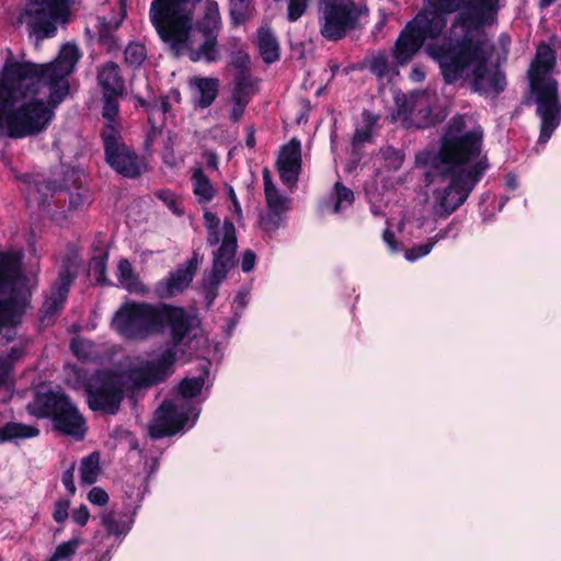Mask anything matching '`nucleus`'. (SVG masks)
Segmentation results:
<instances>
[{"label": "nucleus", "instance_id": "1", "mask_svg": "<svg viewBox=\"0 0 561 561\" xmlns=\"http://www.w3.org/2000/svg\"><path fill=\"white\" fill-rule=\"evenodd\" d=\"M495 13L496 0H424L398 37L393 57L404 65L425 45L447 83L469 80L474 91L497 94L506 85L497 66L507 58L511 38L502 34L496 46L489 44L483 26Z\"/></svg>", "mask_w": 561, "mask_h": 561}, {"label": "nucleus", "instance_id": "2", "mask_svg": "<svg viewBox=\"0 0 561 561\" xmlns=\"http://www.w3.org/2000/svg\"><path fill=\"white\" fill-rule=\"evenodd\" d=\"M197 325V318L181 307L168 304L125 302L112 320V327L119 335L129 340H145L169 328L172 345L150 354L146 359L136 358L130 364L128 375L103 370L89 378H82L79 370L75 371L78 375V385L84 388L89 408L114 414L123 400L127 380L141 386L164 379L175 363L185 339L191 335L196 337L194 331Z\"/></svg>", "mask_w": 561, "mask_h": 561}, {"label": "nucleus", "instance_id": "3", "mask_svg": "<svg viewBox=\"0 0 561 561\" xmlns=\"http://www.w3.org/2000/svg\"><path fill=\"white\" fill-rule=\"evenodd\" d=\"M80 58L65 44L46 65L7 59L0 72V136L24 138L45 130L69 92V76Z\"/></svg>", "mask_w": 561, "mask_h": 561}, {"label": "nucleus", "instance_id": "4", "mask_svg": "<svg viewBox=\"0 0 561 561\" xmlns=\"http://www.w3.org/2000/svg\"><path fill=\"white\" fill-rule=\"evenodd\" d=\"M482 129L479 126L468 128L463 117L450 123L438 154L424 153L417 157L419 163H431L434 178L440 185L433 193L432 210L420 209L411 219L400 222L397 230L400 239H396L392 224H388L383 232V241L392 252H398L400 244L411 237H420L432 232L438 219L446 218L465 203L474 185L488 169L482 154Z\"/></svg>", "mask_w": 561, "mask_h": 561}, {"label": "nucleus", "instance_id": "5", "mask_svg": "<svg viewBox=\"0 0 561 561\" xmlns=\"http://www.w3.org/2000/svg\"><path fill=\"white\" fill-rule=\"evenodd\" d=\"M196 0H152L149 18L160 39L176 55L191 60H217V35L221 19L216 2L206 0L194 24Z\"/></svg>", "mask_w": 561, "mask_h": 561}, {"label": "nucleus", "instance_id": "6", "mask_svg": "<svg viewBox=\"0 0 561 561\" xmlns=\"http://www.w3.org/2000/svg\"><path fill=\"white\" fill-rule=\"evenodd\" d=\"M556 53L547 44L537 47L534 61L528 70L531 93L540 118L539 144H546L561 123V101L558 98V82L552 77Z\"/></svg>", "mask_w": 561, "mask_h": 561}, {"label": "nucleus", "instance_id": "7", "mask_svg": "<svg viewBox=\"0 0 561 561\" xmlns=\"http://www.w3.org/2000/svg\"><path fill=\"white\" fill-rule=\"evenodd\" d=\"M209 373L206 367L199 376L184 378L172 398L167 399L154 412L149 424V434L153 438L174 435L181 430L192 427L201 412L195 398L202 392Z\"/></svg>", "mask_w": 561, "mask_h": 561}, {"label": "nucleus", "instance_id": "8", "mask_svg": "<svg viewBox=\"0 0 561 561\" xmlns=\"http://www.w3.org/2000/svg\"><path fill=\"white\" fill-rule=\"evenodd\" d=\"M21 260L18 252H0V324L14 320L34 286V278L23 274Z\"/></svg>", "mask_w": 561, "mask_h": 561}, {"label": "nucleus", "instance_id": "9", "mask_svg": "<svg viewBox=\"0 0 561 561\" xmlns=\"http://www.w3.org/2000/svg\"><path fill=\"white\" fill-rule=\"evenodd\" d=\"M205 226L207 228V242L209 245L220 244L214 252L213 268L205 278V286L208 287V295L215 297L214 289L226 278L228 271L233 266V259L237 251L236 229L231 221L219 218L209 210L204 213Z\"/></svg>", "mask_w": 561, "mask_h": 561}, {"label": "nucleus", "instance_id": "10", "mask_svg": "<svg viewBox=\"0 0 561 561\" xmlns=\"http://www.w3.org/2000/svg\"><path fill=\"white\" fill-rule=\"evenodd\" d=\"M27 410L38 417L51 416L55 427L67 435L81 438L85 432L82 415L62 394L37 392L34 400L28 403Z\"/></svg>", "mask_w": 561, "mask_h": 561}, {"label": "nucleus", "instance_id": "11", "mask_svg": "<svg viewBox=\"0 0 561 561\" xmlns=\"http://www.w3.org/2000/svg\"><path fill=\"white\" fill-rule=\"evenodd\" d=\"M71 0H31L20 15L32 34L38 38L55 35L57 24L65 23Z\"/></svg>", "mask_w": 561, "mask_h": 561}, {"label": "nucleus", "instance_id": "12", "mask_svg": "<svg viewBox=\"0 0 561 561\" xmlns=\"http://www.w3.org/2000/svg\"><path fill=\"white\" fill-rule=\"evenodd\" d=\"M320 33L329 41H337L353 30L359 12L350 0H324L319 4Z\"/></svg>", "mask_w": 561, "mask_h": 561}, {"label": "nucleus", "instance_id": "13", "mask_svg": "<svg viewBox=\"0 0 561 561\" xmlns=\"http://www.w3.org/2000/svg\"><path fill=\"white\" fill-rule=\"evenodd\" d=\"M107 163L118 173L135 178L146 170V163L121 142L119 133L108 125L102 131Z\"/></svg>", "mask_w": 561, "mask_h": 561}, {"label": "nucleus", "instance_id": "14", "mask_svg": "<svg viewBox=\"0 0 561 561\" xmlns=\"http://www.w3.org/2000/svg\"><path fill=\"white\" fill-rule=\"evenodd\" d=\"M397 105V118L416 127H426L434 122L432 107L435 95L428 92H415L410 95L393 94Z\"/></svg>", "mask_w": 561, "mask_h": 561}, {"label": "nucleus", "instance_id": "15", "mask_svg": "<svg viewBox=\"0 0 561 561\" xmlns=\"http://www.w3.org/2000/svg\"><path fill=\"white\" fill-rule=\"evenodd\" d=\"M198 266L196 256L180 265L169 275L159 280L154 286V293L160 298H171L184 291L193 280Z\"/></svg>", "mask_w": 561, "mask_h": 561}, {"label": "nucleus", "instance_id": "16", "mask_svg": "<svg viewBox=\"0 0 561 561\" xmlns=\"http://www.w3.org/2000/svg\"><path fill=\"white\" fill-rule=\"evenodd\" d=\"M277 168L282 181L287 185H294L301 168L300 141L291 139L282 147L277 159Z\"/></svg>", "mask_w": 561, "mask_h": 561}, {"label": "nucleus", "instance_id": "17", "mask_svg": "<svg viewBox=\"0 0 561 561\" xmlns=\"http://www.w3.org/2000/svg\"><path fill=\"white\" fill-rule=\"evenodd\" d=\"M72 279L73 276L69 270H65L59 274L51 289V294L43 304L44 318L54 316L64 307Z\"/></svg>", "mask_w": 561, "mask_h": 561}, {"label": "nucleus", "instance_id": "18", "mask_svg": "<svg viewBox=\"0 0 561 561\" xmlns=\"http://www.w3.org/2000/svg\"><path fill=\"white\" fill-rule=\"evenodd\" d=\"M190 180L194 197L199 204L210 203L216 195V187L206 175L201 163H196L190 171Z\"/></svg>", "mask_w": 561, "mask_h": 561}, {"label": "nucleus", "instance_id": "19", "mask_svg": "<svg viewBox=\"0 0 561 561\" xmlns=\"http://www.w3.org/2000/svg\"><path fill=\"white\" fill-rule=\"evenodd\" d=\"M190 87L193 90V96L201 107L209 106L217 96L218 80L213 78H192Z\"/></svg>", "mask_w": 561, "mask_h": 561}, {"label": "nucleus", "instance_id": "20", "mask_svg": "<svg viewBox=\"0 0 561 561\" xmlns=\"http://www.w3.org/2000/svg\"><path fill=\"white\" fill-rule=\"evenodd\" d=\"M263 183L266 208L286 214L290 209L291 199L279 193L268 170L263 171Z\"/></svg>", "mask_w": 561, "mask_h": 561}, {"label": "nucleus", "instance_id": "21", "mask_svg": "<svg viewBox=\"0 0 561 561\" xmlns=\"http://www.w3.org/2000/svg\"><path fill=\"white\" fill-rule=\"evenodd\" d=\"M117 279L126 290L135 294H145L147 289L134 272L131 264L126 259H121L117 264Z\"/></svg>", "mask_w": 561, "mask_h": 561}, {"label": "nucleus", "instance_id": "22", "mask_svg": "<svg viewBox=\"0 0 561 561\" xmlns=\"http://www.w3.org/2000/svg\"><path fill=\"white\" fill-rule=\"evenodd\" d=\"M99 83L106 95H119L123 91V81L115 64L105 65L99 72Z\"/></svg>", "mask_w": 561, "mask_h": 561}, {"label": "nucleus", "instance_id": "23", "mask_svg": "<svg viewBox=\"0 0 561 561\" xmlns=\"http://www.w3.org/2000/svg\"><path fill=\"white\" fill-rule=\"evenodd\" d=\"M101 520L107 534L117 538L125 537L134 524L133 516L122 517L113 512L102 514Z\"/></svg>", "mask_w": 561, "mask_h": 561}, {"label": "nucleus", "instance_id": "24", "mask_svg": "<svg viewBox=\"0 0 561 561\" xmlns=\"http://www.w3.org/2000/svg\"><path fill=\"white\" fill-rule=\"evenodd\" d=\"M257 48L261 57L267 64L276 61L279 57L278 43L268 28L262 27L259 30Z\"/></svg>", "mask_w": 561, "mask_h": 561}, {"label": "nucleus", "instance_id": "25", "mask_svg": "<svg viewBox=\"0 0 561 561\" xmlns=\"http://www.w3.org/2000/svg\"><path fill=\"white\" fill-rule=\"evenodd\" d=\"M38 434L39 431L35 426L10 422L0 427V443L32 438Z\"/></svg>", "mask_w": 561, "mask_h": 561}, {"label": "nucleus", "instance_id": "26", "mask_svg": "<svg viewBox=\"0 0 561 561\" xmlns=\"http://www.w3.org/2000/svg\"><path fill=\"white\" fill-rule=\"evenodd\" d=\"M369 70L381 80L392 81L398 75V70L389 62L388 56L378 51L368 59Z\"/></svg>", "mask_w": 561, "mask_h": 561}, {"label": "nucleus", "instance_id": "27", "mask_svg": "<svg viewBox=\"0 0 561 561\" xmlns=\"http://www.w3.org/2000/svg\"><path fill=\"white\" fill-rule=\"evenodd\" d=\"M353 202V192L337 182L334 185V190L330 197L329 206L331 207L332 213L340 214L342 210L348 208Z\"/></svg>", "mask_w": 561, "mask_h": 561}, {"label": "nucleus", "instance_id": "28", "mask_svg": "<svg viewBox=\"0 0 561 561\" xmlns=\"http://www.w3.org/2000/svg\"><path fill=\"white\" fill-rule=\"evenodd\" d=\"M448 230L449 227L444 230H440L438 233L432 237L426 243L405 250V260L409 262H414L419 259L426 256L439 240H443L447 237Z\"/></svg>", "mask_w": 561, "mask_h": 561}, {"label": "nucleus", "instance_id": "29", "mask_svg": "<svg viewBox=\"0 0 561 561\" xmlns=\"http://www.w3.org/2000/svg\"><path fill=\"white\" fill-rule=\"evenodd\" d=\"M286 222V214L266 208L260 216V228L266 233H274Z\"/></svg>", "mask_w": 561, "mask_h": 561}, {"label": "nucleus", "instance_id": "30", "mask_svg": "<svg viewBox=\"0 0 561 561\" xmlns=\"http://www.w3.org/2000/svg\"><path fill=\"white\" fill-rule=\"evenodd\" d=\"M100 458L98 454H91L83 458L80 463V479L84 484H92L96 481L100 472Z\"/></svg>", "mask_w": 561, "mask_h": 561}, {"label": "nucleus", "instance_id": "31", "mask_svg": "<svg viewBox=\"0 0 561 561\" xmlns=\"http://www.w3.org/2000/svg\"><path fill=\"white\" fill-rule=\"evenodd\" d=\"M377 122V117L369 113L364 112L363 113V125L358 126L355 130L354 138H353V146L354 148H358L365 142H369L373 135V128Z\"/></svg>", "mask_w": 561, "mask_h": 561}, {"label": "nucleus", "instance_id": "32", "mask_svg": "<svg viewBox=\"0 0 561 561\" xmlns=\"http://www.w3.org/2000/svg\"><path fill=\"white\" fill-rule=\"evenodd\" d=\"M254 93V83L251 78L240 77L233 88L232 102H240L248 104Z\"/></svg>", "mask_w": 561, "mask_h": 561}, {"label": "nucleus", "instance_id": "33", "mask_svg": "<svg viewBox=\"0 0 561 561\" xmlns=\"http://www.w3.org/2000/svg\"><path fill=\"white\" fill-rule=\"evenodd\" d=\"M79 545L80 540L78 538L60 543L56 547L48 561H69L76 553Z\"/></svg>", "mask_w": 561, "mask_h": 561}, {"label": "nucleus", "instance_id": "34", "mask_svg": "<svg viewBox=\"0 0 561 561\" xmlns=\"http://www.w3.org/2000/svg\"><path fill=\"white\" fill-rule=\"evenodd\" d=\"M75 355L83 360L93 359L96 356L95 346L92 342L76 337L71 342Z\"/></svg>", "mask_w": 561, "mask_h": 561}, {"label": "nucleus", "instance_id": "35", "mask_svg": "<svg viewBox=\"0 0 561 561\" xmlns=\"http://www.w3.org/2000/svg\"><path fill=\"white\" fill-rule=\"evenodd\" d=\"M231 16L236 24L242 23L253 11L250 0H231Z\"/></svg>", "mask_w": 561, "mask_h": 561}, {"label": "nucleus", "instance_id": "36", "mask_svg": "<svg viewBox=\"0 0 561 561\" xmlns=\"http://www.w3.org/2000/svg\"><path fill=\"white\" fill-rule=\"evenodd\" d=\"M156 196L162 201L169 209L176 216H182L184 213L181 198L168 190H161L156 193Z\"/></svg>", "mask_w": 561, "mask_h": 561}, {"label": "nucleus", "instance_id": "37", "mask_svg": "<svg viewBox=\"0 0 561 561\" xmlns=\"http://www.w3.org/2000/svg\"><path fill=\"white\" fill-rule=\"evenodd\" d=\"M146 58V48L141 44H129L125 49V60L133 67L139 66Z\"/></svg>", "mask_w": 561, "mask_h": 561}, {"label": "nucleus", "instance_id": "38", "mask_svg": "<svg viewBox=\"0 0 561 561\" xmlns=\"http://www.w3.org/2000/svg\"><path fill=\"white\" fill-rule=\"evenodd\" d=\"M117 96L118 95H108V93L106 95L104 94L103 117L107 121L105 127L111 125L116 128L114 125V118L118 113Z\"/></svg>", "mask_w": 561, "mask_h": 561}, {"label": "nucleus", "instance_id": "39", "mask_svg": "<svg viewBox=\"0 0 561 561\" xmlns=\"http://www.w3.org/2000/svg\"><path fill=\"white\" fill-rule=\"evenodd\" d=\"M324 0H319V4ZM309 0H289L287 16L291 22L297 21L306 11Z\"/></svg>", "mask_w": 561, "mask_h": 561}, {"label": "nucleus", "instance_id": "40", "mask_svg": "<svg viewBox=\"0 0 561 561\" xmlns=\"http://www.w3.org/2000/svg\"><path fill=\"white\" fill-rule=\"evenodd\" d=\"M90 272L99 284H106V262L105 257H95L90 263Z\"/></svg>", "mask_w": 561, "mask_h": 561}, {"label": "nucleus", "instance_id": "41", "mask_svg": "<svg viewBox=\"0 0 561 561\" xmlns=\"http://www.w3.org/2000/svg\"><path fill=\"white\" fill-rule=\"evenodd\" d=\"M174 144V139L170 137L162 151L163 162L171 168L178 167L183 162L182 157L173 152L172 147Z\"/></svg>", "mask_w": 561, "mask_h": 561}, {"label": "nucleus", "instance_id": "42", "mask_svg": "<svg viewBox=\"0 0 561 561\" xmlns=\"http://www.w3.org/2000/svg\"><path fill=\"white\" fill-rule=\"evenodd\" d=\"M4 390L7 398L12 394V385L10 380V366L7 362L0 363V391Z\"/></svg>", "mask_w": 561, "mask_h": 561}, {"label": "nucleus", "instance_id": "43", "mask_svg": "<svg viewBox=\"0 0 561 561\" xmlns=\"http://www.w3.org/2000/svg\"><path fill=\"white\" fill-rule=\"evenodd\" d=\"M70 502L68 500H58L55 503L53 518L56 523H64L68 518Z\"/></svg>", "mask_w": 561, "mask_h": 561}, {"label": "nucleus", "instance_id": "44", "mask_svg": "<svg viewBox=\"0 0 561 561\" xmlns=\"http://www.w3.org/2000/svg\"><path fill=\"white\" fill-rule=\"evenodd\" d=\"M383 156H385L386 160H388V162H387L388 167L391 169H394V170L400 168V165L403 161L402 153L399 150H396L393 148H387L383 151Z\"/></svg>", "mask_w": 561, "mask_h": 561}, {"label": "nucleus", "instance_id": "45", "mask_svg": "<svg viewBox=\"0 0 561 561\" xmlns=\"http://www.w3.org/2000/svg\"><path fill=\"white\" fill-rule=\"evenodd\" d=\"M88 500L94 505H105L108 502L107 493L101 488H93L88 494Z\"/></svg>", "mask_w": 561, "mask_h": 561}, {"label": "nucleus", "instance_id": "46", "mask_svg": "<svg viewBox=\"0 0 561 561\" xmlns=\"http://www.w3.org/2000/svg\"><path fill=\"white\" fill-rule=\"evenodd\" d=\"M89 518L90 512L85 505H81L72 512V520L80 526H84Z\"/></svg>", "mask_w": 561, "mask_h": 561}, {"label": "nucleus", "instance_id": "47", "mask_svg": "<svg viewBox=\"0 0 561 561\" xmlns=\"http://www.w3.org/2000/svg\"><path fill=\"white\" fill-rule=\"evenodd\" d=\"M125 493L130 501V505H135L133 514L136 513V508L139 507V504L144 497V492L138 488L136 491L134 489H129V486H126Z\"/></svg>", "mask_w": 561, "mask_h": 561}, {"label": "nucleus", "instance_id": "48", "mask_svg": "<svg viewBox=\"0 0 561 561\" xmlns=\"http://www.w3.org/2000/svg\"><path fill=\"white\" fill-rule=\"evenodd\" d=\"M255 254L254 252L248 250L242 254L241 260V268L244 273H249L253 270L255 265Z\"/></svg>", "mask_w": 561, "mask_h": 561}, {"label": "nucleus", "instance_id": "49", "mask_svg": "<svg viewBox=\"0 0 561 561\" xmlns=\"http://www.w3.org/2000/svg\"><path fill=\"white\" fill-rule=\"evenodd\" d=\"M62 484L67 491H69L71 494H75L76 486L73 482V469L68 470L62 474Z\"/></svg>", "mask_w": 561, "mask_h": 561}, {"label": "nucleus", "instance_id": "50", "mask_svg": "<svg viewBox=\"0 0 561 561\" xmlns=\"http://www.w3.org/2000/svg\"><path fill=\"white\" fill-rule=\"evenodd\" d=\"M248 104H245V103L233 102L231 113H230V118L233 122H238L240 119V117L243 115V112H244V108Z\"/></svg>", "mask_w": 561, "mask_h": 561}, {"label": "nucleus", "instance_id": "51", "mask_svg": "<svg viewBox=\"0 0 561 561\" xmlns=\"http://www.w3.org/2000/svg\"><path fill=\"white\" fill-rule=\"evenodd\" d=\"M55 190L56 186L51 185L50 183L38 182L30 187V194L32 193V191H36L39 195H45V191L53 192Z\"/></svg>", "mask_w": 561, "mask_h": 561}, {"label": "nucleus", "instance_id": "52", "mask_svg": "<svg viewBox=\"0 0 561 561\" xmlns=\"http://www.w3.org/2000/svg\"><path fill=\"white\" fill-rule=\"evenodd\" d=\"M204 158H205V162H206V165L207 168L211 169V170H217L218 168V157L216 153L209 151V152H206L204 154Z\"/></svg>", "mask_w": 561, "mask_h": 561}, {"label": "nucleus", "instance_id": "53", "mask_svg": "<svg viewBox=\"0 0 561 561\" xmlns=\"http://www.w3.org/2000/svg\"><path fill=\"white\" fill-rule=\"evenodd\" d=\"M424 78H425V72H424V70H423L421 67H419V66H414V67L412 68V71H411V79H412L413 81L419 82V81L424 80Z\"/></svg>", "mask_w": 561, "mask_h": 561}, {"label": "nucleus", "instance_id": "54", "mask_svg": "<svg viewBox=\"0 0 561 561\" xmlns=\"http://www.w3.org/2000/svg\"><path fill=\"white\" fill-rule=\"evenodd\" d=\"M507 186L511 190H515L517 187V179L515 176H510L506 182Z\"/></svg>", "mask_w": 561, "mask_h": 561}, {"label": "nucleus", "instance_id": "55", "mask_svg": "<svg viewBox=\"0 0 561 561\" xmlns=\"http://www.w3.org/2000/svg\"><path fill=\"white\" fill-rule=\"evenodd\" d=\"M232 204H233V209H234V213H236L237 217H241L242 209H241V206H240L239 202L236 201V202H232Z\"/></svg>", "mask_w": 561, "mask_h": 561}, {"label": "nucleus", "instance_id": "56", "mask_svg": "<svg viewBox=\"0 0 561 561\" xmlns=\"http://www.w3.org/2000/svg\"><path fill=\"white\" fill-rule=\"evenodd\" d=\"M228 194H229V197H230L231 202H236V201H238V199H237V195H236V193H234V191H233V188H232V187H229V190H228Z\"/></svg>", "mask_w": 561, "mask_h": 561}, {"label": "nucleus", "instance_id": "57", "mask_svg": "<svg viewBox=\"0 0 561 561\" xmlns=\"http://www.w3.org/2000/svg\"><path fill=\"white\" fill-rule=\"evenodd\" d=\"M254 144H255V141H254V136H253V135H249V136H248V138H247V145H248L249 147H253V146H254Z\"/></svg>", "mask_w": 561, "mask_h": 561}, {"label": "nucleus", "instance_id": "58", "mask_svg": "<svg viewBox=\"0 0 561 561\" xmlns=\"http://www.w3.org/2000/svg\"><path fill=\"white\" fill-rule=\"evenodd\" d=\"M554 0H540L541 7H548L550 5Z\"/></svg>", "mask_w": 561, "mask_h": 561}, {"label": "nucleus", "instance_id": "59", "mask_svg": "<svg viewBox=\"0 0 561 561\" xmlns=\"http://www.w3.org/2000/svg\"><path fill=\"white\" fill-rule=\"evenodd\" d=\"M161 106H162V111H163V112H167V111H168L167 103H165V101H164V100L161 102Z\"/></svg>", "mask_w": 561, "mask_h": 561}, {"label": "nucleus", "instance_id": "60", "mask_svg": "<svg viewBox=\"0 0 561 561\" xmlns=\"http://www.w3.org/2000/svg\"><path fill=\"white\" fill-rule=\"evenodd\" d=\"M173 95H174L175 100H176V101H179V99H180V93H179L178 91H174V92H173Z\"/></svg>", "mask_w": 561, "mask_h": 561}, {"label": "nucleus", "instance_id": "61", "mask_svg": "<svg viewBox=\"0 0 561 561\" xmlns=\"http://www.w3.org/2000/svg\"><path fill=\"white\" fill-rule=\"evenodd\" d=\"M238 299H239L240 305L243 306L244 305V298L243 297H238Z\"/></svg>", "mask_w": 561, "mask_h": 561}, {"label": "nucleus", "instance_id": "62", "mask_svg": "<svg viewBox=\"0 0 561 561\" xmlns=\"http://www.w3.org/2000/svg\"><path fill=\"white\" fill-rule=\"evenodd\" d=\"M66 423L68 424V426H71L72 422H71V419L69 416L66 419Z\"/></svg>", "mask_w": 561, "mask_h": 561}]
</instances>
